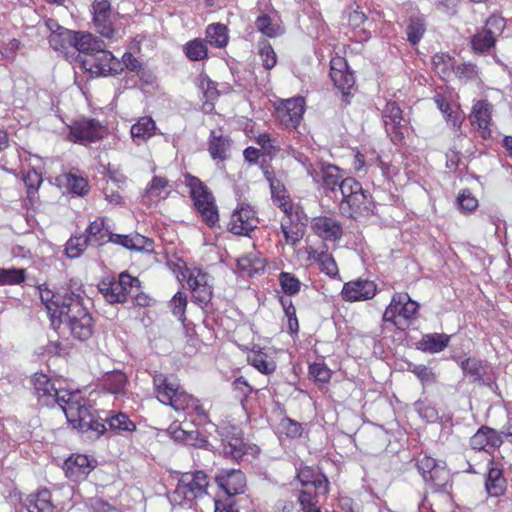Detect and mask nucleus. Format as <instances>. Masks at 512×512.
Listing matches in <instances>:
<instances>
[{
	"label": "nucleus",
	"mask_w": 512,
	"mask_h": 512,
	"mask_svg": "<svg viewBox=\"0 0 512 512\" xmlns=\"http://www.w3.org/2000/svg\"><path fill=\"white\" fill-rule=\"evenodd\" d=\"M26 271L19 268H0V286L18 285L25 281Z\"/></svg>",
	"instance_id": "c03bdc74"
},
{
	"label": "nucleus",
	"mask_w": 512,
	"mask_h": 512,
	"mask_svg": "<svg viewBox=\"0 0 512 512\" xmlns=\"http://www.w3.org/2000/svg\"><path fill=\"white\" fill-rule=\"evenodd\" d=\"M383 121L386 127V130H394L395 131V139L401 140L403 138L402 122L404 121L402 117V110L395 102H387L385 108L383 110Z\"/></svg>",
	"instance_id": "bb28decb"
},
{
	"label": "nucleus",
	"mask_w": 512,
	"mask_h": 512,
	"mask_svg": "<svg viewBox=\"0 0 512 512\" xmlns=\"http://www.w3.org/2000/svg\"><path fill=\"white\" fill-rule=\"evenodd\" d=\"M408 41L416 45L422 39L425 32V24L421 18H411L407 26Z\"/></svg>",
	"instance_id": "603ef678"
},
{
	"label": "nucleus",
	"mask_w": 512,
	"mask_h": 512,
	"mask_svg": "<svg viewBox=\"0 0 512 512\" xmlns=\"http://www.w3.org/2000/svg\"><path fill=\"white\" fill-rule=\"evenodd\" d=\"M435 71L441 78L446 79L454 72L455 63L453 58L445 53H437L432 58Z\"/></svg>",
	"instance_id": "a19ab883"
},
{
	"label": "nucleus",
	"mask_w": 512,
	"mask_h": 512,
	"mask_svg": "<svg viewBox=\"0 0 512 512\" xmlns=\"http://www.w3.org/2000/svg\"><path fill=\"white\" fill-rule=\"evenodd\" d=\"M171 191V187L167 179L155 176L152 178L145 189V197L154 203L166 199Z\"/></svg>",
	"instance_id": "f704fd0d"
},
{
	"label": "nucleus",
	"mask_w": 512,
	"mask_h": 512,
	"mask_svg": "<svg viewBox=\"0 0 512 512\" xmlns=\"http://www.w3.org/2000/svg\"><path fill=\"white\" fill-rule=\"evenodd\" d=\"M184 53L191 61H201L208 56V49L205 40L195 38L184 45Z\"/></svg>",
	"instance_id": "ea45409f"
},
{
	"label": "nucleus",
	"mask_w": 512,
	"mask_h": 512,
	"mask_svg": "<svg viewBox=\"0 0 512 512\" xmlns=\"http://www.w3.org/2000/svg\"><path fill=\"white\" fill-rule=\"evenodd\" d=\"M281 231L287 244L295 246L304 236V224L297 217H283L281 219Z\"/></svg>",
	"instance_id": "c756f323"
},
{
	"label": "nucleus",
	"mask_w": 512,
	"mask_h": 512,
	"mask_svg": "<svg viewBox=\"0 0 512 512\" xmlns=\"http://www.w3.org/2000/svg\"><path fill=\"white\" fill-rule=\"evenodd\" d=\"M39 294L54 329L67 326L71 334L79 340H87L93 332V320L84 304L81 293H54L44 285L39 286Z\"/></svg>",
	"instance_id": "f257e3e1"
},
{
	"label": "nucleus",
	"mask_w": 512,
	"mask_h": 512,
	"mask_svg": "<svg viewBox=\"0 0 512 512\" xmlns=\"http://www.w3.org/2000/svg\"><path fill=\"white\" fill-rule=\"evenodd\" d=\"M502 436L489 427H481L470 439V446L474 450L489 451L502 444Z\"/></svg>",
	"instance_id": "b1692460"
},
{
	"label": "nucleus",
	"mask_w": 512,
	"mask_h": 512,
	"mask_svg": "<svg viewBox=\"0 0 512 512\" xmlns=\"http://www.w3.org/2000/svg\"><path fill=\"white\" fill-rule=\"evenodd\" d=\"M313 232L324 240L336 241L342 236V227L331 217L319 216L311 222Z\"/></svg>",
	"instance_id": "5701e85b"
},
{
	"label": "nucleus",
	"mask_w": 512,
	"mask_h": 512,
	"mask_svg": "<svg viewBox=\"0 0 512 512\" xmlns=\"http://www.w3.org/2000/svg\"><path fill=\"white\" fill-rule=\"evenodd\" d=\"M140 286V281L126 272L119 274L118 279H103L99 285V292L110 304L124 303L134 288Z\"/></svg>",
	"instance_id": "1a4fd4ad"
},
{
	"label": "nucleus",
	"mask_w": 512,
	"mask_h": 512,
	"mask_svg": "<svg viewBox=\"0 0 512 512\" xmlns=\"http://www.w3.org/2000/svg\"><path fill=\"white\" fill-rule=\"evenodd\" d=\"M82 68L90 72L92 76H109L118 74L122 68L120 62L104 47L92 55L85 56L81 60Z\"/></svg>",
	"instance_id": "9d476101"
},
{
	"label": "nucleus",
	"mask_w": 512,
	"mask_h": 512,
	"mask_svg": "<svg viewBox=\"0 0 512 512\" xmlns=\"http://www.w3.org/2000/svg\"><path fill=\"white\" fill-rule=\"evenodd\" d=\"M255 24L257 30L268 37H276L283 32L281 26L273 23L271 18L267 15L259 16Z\"/></svg>",
	"instance_id": "09e8293b"
},
{
	"label": "nucleus",
	"mask_w": 512,
	"mask_h": 512,
	"mask_svg": "<svg viewBox=\"0 0 512 512\" xmlns=\"http://www.w3.org/2000/svg\"><path fill=\"white\" fill-rule=\"evenodd\" d=\"M208 486V476L203 471L183 473L176 488L169 494V500L172 505L192 504L208 494Z\"/></svg>",
	"instance_id": "20e7f679"
},
{
	"label": "nucleus",
	"mask_w": 512,
	"mask_h": 512,
	"mask_svg": "<svg viewBox=\"0 0 512 512\" xmlns=\"http://www.w3.org/2000/svg\"><path fill=\"white\" fill-rule=\"evenodd\" d=\"M309 374L316 381L326 383L331 378V371L324 363H314L309 366Z\"/></svg>",
	"instance_id": "69168bd1"
},
{
	"label": "nucleus",
	"mask_w": 512,
	"mask_h": 512,
	"mask_svg": "<svg viewBox=\"0 0 512 512\" xmlns=\"http://www.w3.org/2000/svg\"><path fill=\"white\" fill-rule=\"evenodd\" d=\"M322 180L323 185L332 191H334L337 186L340 188L341 181L338 167L328 166L324 169L322 172Z\"/></svg>",
	"instance_id": "4d7b16f0"
},
{
	"label": "nucleus",
	"mask_w": 512,
	"mask_h": 512,
	"mask_svg": "<svg viewBox=\"0 0 512 512\" xmlns=\"http://www.w3.org/2000/svg\"><path fill=\"white\" fill-rule=\"evenodd\" d=\"M206 39L217 48L225 47L228 43L227 27L220 23L208 25L206 28Z\"/></svg>",
	"instance_id": "58836bf2"
},
{
	"label": "nucleus",
	"mask_w": 512,
	"mask_h": 512,
	"mask_svg": "<svg viewBox=\"0 0 512 512\" xmlns=\"http://www.w3.org/2000/svg\"><path fill=\"white\" fill-rule=\"evenodd\" d=\"M216 482L228 496L243 493L246 487L245 475L236 469L222 470L216 476Z\"/></svg>",
	"instance_id": "aec40b11"
},
{
	"label": "nucleus",
	"mask_w": 512,
	"mask_h": 512,
	"mask_svg": "<svg viewBox=\"0 0 512 512\" xmlns=\"http://www.w3.org/2000/svg\"><path fill=\"white\" fill-rule=\"evenodd\" d=\"M455 76L463 83L475 82L479 80V71L476 65L472 63H461L455 66Z\"/></svg>",
	"instance_id": "a18cd8bd"
},
{
	"label": "nucleus",
	"mask_w": 512,
	"mask_h": 512,
	"mask_svg": "<svg viewBox=\"0 0 512 512\" xmlns=\"http://www.w3.org/2000/svg\"><path fill=\"white\" fill-rule=\"evenodd\" d=\"M271 191L274 204L283 211L284 217H297V213L293 212V206L290 199L285 195L276 194L273 183L271 184Z\"/></svg>",
	"instance_id": "052dcab7"
},
{
	"label": "nucleus",
	"mask_w": 512,
	"mask_h": 512,
	"mask_svg": "<svg viewBox=\"0 0 512 512\" xmlns=\"http://www.w3.org/2000/svg\"><path fill=\"white\" fill-rule=\"evenodd\" d=\"M259 55L261 57L263 66L267 70L272 69L276 65V62H277L276 54H275L272 46L268 42L263 41L259 44Z\"/></svg>",
	"instance_id": "5fc2aeb1"
},
{
	"label": "nucleus",
	"mask_w": 512,
	"mask_h": 512,
	"mask_svg": "<svg viewBox=\"0 0 512 512\" xmlns=\"http://www.w3.org/2000/svg\"><path fill=\"white\" fill-rule=\"evenodd\" d=\"M103 47V42L95 36H93L91 33L75 31V40H73V48H75L79 52L86 54V56H89L94 54L95 52H98Z\"/></svg>",
	"instance_id": "2f4dec72"
},
{
	"label": "nucleus",
	"mask_w": 512,
	"mask_h": 512,
	"mask_svg": "<svg viewBox=\"0 0 512 512\" xmlns=\"http://www.w3.org/2000/svg\"><path fill=\"white\" fill-rule=\"evenodd\" d=\"M281 304L285 313V316L288 319V327L289 330L293 332H297L299 325L296 317V309L292 303V300L289 298H281Z\"/></svg>",
	"instance_id": "bf43d9fd"
},
{
	"label": "nucleus",
	"mask_w": 512,
	"mask_h": 512,
	"mask_svg": "<svg viewBox=\"0 0 512 512\" xmlns=\"http://www.w3.org/2000/svg\"><path fill=\"white\" fill-rule=\"evenodd\" d=\"M186 277L194 301L201 306L207 305L213 294L211 277L200 269L189 270Z\"/></svg>",
	"instance_id": "2eb2a0df"
},
{
	"label": "nucleus",
	"mask_w": 512,
	"mask_h": 512,
	"mask_svg": "<svg viewBox=\"0 0 512 512\" xmlns=\"http://www.w3.org/2000/svg\"><path fill=\"white\" fill-rule=\"evenodd\" d=\"M416 467L431 490L446 491L450 486V472L444 461L423 455L417 459Z\"/></svg>",
	"instance_id": "6e6552de"
},
{
	"label": "nucleus",
	"mask_w": 512,
	"mask_h": 512,
	"mask_svg": "<svg viewBox=\"0 0 512 512\" xmlns=\"http://www.w3.org/2000/svg\"><path fill=\"white\" fill-rule=\"evenodd\" d=\"M57 26L49 36V44L55 50H65L73 47V40H75V31Z\"/></svg>",
	"instance_id": "c9c22d12"
},
{
	"label": "nucleus",
	"mask_w": 512,
	"mask_h": 512,
	"mask_svg": "<svg viewBox=\"0 0 512 512\" xmlns=\"http://www.w3.org/2000/svg\"><path fill=\"white\" fill-rule=\"evenodd\" d=\"M68 188L77 195H84L88 192V183L85 178L73 173L65 175Z\"/></svg>",
	"instance_id": "6e6d98bb"
},
{
	"label": "nucleus",
	"mask_w": 512,
	"mask_h": 512,
	"mask_svg": "<svg viewBox=\"0 0 512 512\" xmlns=\"http://www.w3.org/2000/svg\"><path fill=\"white\" fill-rule=\"evenodd\" d=\"M460 367L464 374L469 376L473 382L487 384L485 376L488 366L477 358H467L460 363Z\"/></svg>",
	"instance_id": "473e14b6"
},
{
	"label": "nucleus",
	"mask_w": 512,
	"mask_h": 512,
	"mask_svg": "<svg viewBox=\"0 0 512 512\" xmlns=\"http://www.w3.org/2000/svg\"><path fill=\"white\" fill-rule=\"evenodd\" d=\"M93 468V461L83 454L72 455L64 463L66 476L75 482L84 480Z\"/></svg>",
	"instance_id": "412c9836"
},
{
	"label": "nucleus",
	"mask_w": 512,
	"mask_h": 512,
	"mask_svg": "<svg viewBox=\"0 0 512 512\" xmlns=\"http://www.w3.org/2000/svg\"><path fill=\"white\" fill-rule=\"evenodd\" d=\"M156 125L151 117H142L131 126V137L136 144H141L155 134Z\"/></svg>",
	"instance_id": "72a5a7b5"
},
{
	"label": "nucleus",
	"mask_w": 512,
	"mask_h": 512,
	"mask_svg": "<svg viewBox=\"0 0 512 512\" xmlns=\"http://www.w3.org/2000/svg\"><path fill=\"white\" fill-rule=\"evenodd\" d=\"M279 281L282 290L288 295H294L300 290V281L290 273L282 272Z\"/></svg>",
	"instance_id": "13d9d810"
},
{
	"label": "nucleus",
	"mask_w": 512,
	"mask_h": 512,
	"mask_svg": "<svg viewBox=\"0 0 512 512\" xmlns=\"http://www.w3.org/2000/svg\"><path fill=\"white\" fill-rule=\"evenodd\" d=\"M435 103L440 111L447 116V121L454 127L459 128L461 126L462 120L459 116L453 115L451 112V108L448 102L441 96L435 97Z\"/></svg>",
	"instance_id": "e2e57ef3"
},
{
	"label": "nucleus",
	"mask_w": 512,
	"mask_h": 512,
	"mask_svg": "<svg viewBox=\"0 0 512 512\" xmlns=\"http://www.w3.org/2000/svg\"><path fill=\"white\" fill-rule=\"evenodd\" d=\"M313 258L318 262L322 272L330 277L339 275L338 266L336 261L327 251L314 252Z\"/></svg>",
	"instance_id": "37998d69"
},
{
	"label": "nucleus",
	"mask_w": 512,
	"mask_h": 512,
	"mask_svg": "<svg viewBox=\"0 0 512 512\" xmlns=\"http://www.w3.org/2000/svg\"><path fill=\"white\" fill-rule=\"evenodd\" d=\"M376 285L373 281L357 279L344 284L341 295L349 302L365 301L375 296Z\"/></svg>",
	"instance_id": "a211bd4d"
},
{
	"label": "nucleus",
	"mask_w": 512,
	"mask_h": 512,
	"mask_svg": "<svg viewBox=\"0 0 512 512\" xmlns=\"http://www.w3.org/2000/svg\"><path fill=\"white\" fill-rule=\"evenodd\" d=\"M93 23L98 33L103 37H113L115 30L113 27L111 6L108 0H95L92 4Z\"/></svg>",
	"instance_id": "f3484780"
},
{
	"label": "nucleus",
	"mask_w": 512,
	"mask_h": 512,
	"mask_svg": "<svg viewBox=\"0 0 512 512\" xmlns=\"http://www.w3.org/2000/svg\"><path fill=\"white\" fill-rule=\"evenodd\" d=\"M340 193L342 199L339 210L342 215L357 219L373 214L375 204L371 195L354 178L341 180Z\"/></svg>",
	"instance_id": "7ed1b4c3"
},
{
	"label": "nucleus",
	"mask_w": 512,
	"mask_h": 512,
	"mask_svg": "<svg viewBox=\"0 0 512 512\" xmlns=\"http://www.w3.org/2000/svg\"><path fill=\"white\" fill-rule=\"evenodd\" d=\"M34 393L41 405L50 406L57 403L65 413V406L72 404V396L80 394L79 391H69L56 388L47 375L37 373L33 377Z\"/></svg>",
	"instance_id": "0eeeda50"
},
{
	"label": "nucleus",
	"mask_w": 512,
	"mask_h": 512,
	"mask_svg": "<svg viewBox=\"0 0 512 512\" xmlns=\"http://www.w3.org/2000/svg\"><path fill=\"white\" fill-rule=\"evenodd\" d=\"M259 219L255 209L245 203L239 204L232 212L228 223V231L238 236H248L257 228Z\"/></svg>",
	"instance_id": "f8f14e48"
},
{
	"label": "nucleus",
	"mask_w": 512,
	"mask_h": 512,
	"mask_svg": "<svg viewBox=\"0 0 512 512\" xmlns=\"http://www.w3.org/2000/svg\"><path fill=\"white\" fill-rule=\"evenodd\" d=\"M85 236L90 245L102 246L108 242H112L113 235L110 226L107 224L106 218H97L90 223L86 229Z\"/></svg>",
	"instance_id": "393cba45"
},
{
	"label": "nucleus",
	"mask_w": 512,
	"mask_h": 512,
	"mask_svg": "<svg viewBox=\"0 0 512 512\" xmlns=\"http://www.w3.org/2000/svg\"><path fill=\"white\" fill-rule=\"evenodd\" d=\"M304 99L301 97L282 101L276 107L277 118L287 128H296L304 113Z\"/></svg>",
	"instance_id": "dca6fc26"
},
{
	"label": "nucleus",
	"mask_w": 512,
	"mask_h": 512,
	"mask_svg": "<svg viewBox=\"0 0 512 512\" xmlns=\"http://www.w3.org/2000/svg\"><path fill=\"white\" fill-rule=\"evenodd\" d=\"M505 28V21L502 17L499 16H490L486 24L483 28L484 31L488 32L489 34L493 35L495 38L500 35Z\"/></svg>",
	"instance_id": "338daca9"
},
{
	"label": "nucleus",
	"mask_w": 512,
	"mask_h": 512,
	"mask_svg": "<svg viewBox=\"0 0 512 512\" xmlns=\"http://www.w3.org/2000/svg\"><path fill=\"white\" fill-rule=\"evenodd\" d=\"M173 434L177 440H181L187 445L210 449L209 441L197 431L186 432L185 430L177 429L173 431Z\"/></svg>",
	"instance_id": "79ce46f5"
},
{
	"label": "nucleus",
	"mask_w": 512,
	"mask_h": 512,
	"mask_svg": "<svg viewBox=\"0 0 512 512\" xmlns=\"http://www.w3.org/2000/svg\"><path fill=\"white\" fill-rule=\"evenodd\" d=\"M171 306H172V313L178 317L180 321L185 320V311L187 306V297L182 292H177L172 300H171Z\"/></svg>",
	"instance_id": "680f3d73"
},
{
	"label": "nucleus",
	"mask_w": 512,
	"mask_h": 512,
	"mask_svg": "<svg viewBox=\"0 0 512 512\" xmlns=\"http://www.w3.org/2000/svg\"><path fill=\"white\" fill-rule=\"evenodd\" d=\"M418 309L419 304L413 301L407 293H395L384 311L383 321L398 326V317L404 320H411L416 315Z\"/></svg>",
	"instance_id": "9b49d317"
},
{
	"label": "nucleus",
	"mask_w": 512,
	"mask_h": 512,
	"mask_svg": "<svg viewBox=\"0 0 512 512\" xmlns=\"http://www.w3.org/2000/svg\"><path fill=\"white\" fill-rule=\"evenodd\" d=\"M88 244L89 241L85 236H73L66 243V255L71 259L78 258L84 252Z\"/></svg>",
	"instance_id": "de8ad7c7"
},
{
	"label": "nucleus",
	"mask_w": 512,
	"mask_h": 512,
	"mask_svg": "<svg viewBox=\"0 0 512 512\" xmlns=\"http://www.w3.org/2000/svg\"><path fill=\"white\" fill-rule=\"evenodd\" d=\"M184 184L203 221L210 227L215 226L219 221V213L210 189L198 177L188 173L184 175Z\"/></svg>",
	"instance_id": "39448f33"
},
{
	"label": "nucleus",
	"mask_w": 512,
	"mask_h": 512,
	"mask_svg": "<svg viewBox=\"0 0 512 512\" xmlns=\"http://www.w3.org/2000/svg\"><path fill=\"white\" fill-rule=\"evenodd\" d=\"M217 432L221 437L222 451L225 457L237 460L245 454L246 445L240 428L230 424H223Z\"/></svg>",
	"instance_id": "ddd939ff"
},
{
	"label": "nucleus",
	"mask_w": 512,
	"mask_h": 512,
	"mask_svg": "<svg viewBox=\"0 0 512 512\" xmlns=\"http://www.w3.org/2000/svg\"><path fill=\"white\" fill-rule=\"evenodd\" d=\"M154 390L157 399L170 405L176 411H194L200 416H205L204 408L199 401L184 391L175 377L159 373L153 377Z\"/></svg>",
	"instance_id": "f03ea898"
},
{
	"label": "nucleus",
	"mask_w": 512,
	"mask_h": 512,
	"mask_svg": "<svg viewBox=\"0 0 512 512\" xmlns=\"http://www.w3.org/2000/svg\"><path fill=\"white\" fill-rule=\"evenodd\" d=\"M127 379L125 374L116 372L107 377L104 380V386L107 391L112 394H120L124 391Z\"/></svg>",
	"instance_id": "3c124183"
},
{
	"label": "nucleus",
	"mask_w": 512,
	"mask_h": 512,
	"mask_svg": "<svg viewBox=\"0 0 512 512\" xmlns=\"http://www.w3.org/2000/svg\"><path fill=\"white\" fill-rule=\"evenodd\" d=\"M411 371L419 378L423 385L434 383L435 373L425 365H414Z\"/></svg>",
	"instance_id": "774afa93"
},
{
	"label": "nucleus",
	"mask_w": 512,
	"mask_h": 512,
	"mask_svg": "<svg viewBox=\"0 0 512 512\" xmlns=\"http://www.w3.org/2000/svg\"><path fill=\"white\" fill-rule=\"evenodd\" d=\"M112 243L119 244L130 250H142L151 245L150 239L140 234L134 235H113Z\"/></svg>",
	"instance_id": "4c0bfd02"
},
{
	"label": "nucleus",
	"mask_w": 512,
	"mask_h": 512,
	"mask_svg": "<svg viewBox=\"0 0 512 512\" xmlns=\"http://www.w3.org/2000/svg\"><path fill=\"white\" fill-rule=\"evenodd\" d=\"M231 139L221 131L212 130L208 138V152L213 160L224 161L229 157Z\"/></svg>",
	"instance_id": "a878e982"
},
{
	"label": "nucleus",
	"mask_w": 512,
	"mask_h": 512,
	"mask_svg": "<svg viewBox=\"0 0 512 512\" xmlns=\"http://www.w3.org/2000/svg\"><path fill=\"white\" fill-rule=\"evenodd\" d=\"M279 428L281 433L291 438L300 436L303 431L302 425L290 418L282 419L279 424Z\"/></svg>",
	"instance_id": "0e129e2a"
},
{
	"label": "nucleus",
	"mask_w": 512,
	"mask_h": 512,
	"mask_svg": "<svg viewBox=\"0 0 512 512\" xmlns=\"http://www.w3.org/2000/svg\"><path fill=\"white\" fill-rule=\"evenodd\" d=\"M330 77L334 85L343 93H346L355 83L354 75L342 57H335L331 60Z\"/></svg>",
	"instance_id": "6ab92c4d"
},
{
	"label": "nucleus",
	"mask_w": 512,
	"mask_h": 512,
	"mask_svg": "<svg viewBox=\"0 0 512 512\" xmlns=\"http://www.w3.org/2000/svg\"><path fill=\"white\" fill-rule=\"evenodd\" d=\"M506 486V479L503 476L502 470L494 466L493 462H490L485 481V488L488 495L491 497H499L504 494Z\"/></svg>",
	"instance_id": "c85d7f7f"
},
{
	"label": "nucleus",
	"mask_w": 512,
	"mask_h": 512,
	"mask_svg": "<svg viewBox=\"0 0 512 512\" xmlns=\"http://www.w3.org/2000/svg\"><path fill=\"white\" fill-rule=\"evenodd\" d=\"M24 505L28 512H53L54 505L51 501L50 491L46 488L27 496Z\"/></svg>",
	"instance_id": "7c9ffc66"
},
{
	"label": "nucleus",
	"mask_w": 512,
	"mask_h": 512,
	"mask_svg": "<svg viewBox=\"0 0 512 512\" xmlns=\"http://www.w3.org/2000/svg\"><path fill=\"white\" fill-rule=\"evenodd\" d=\"M69 140L86 144L100 140L104 135V128L94 119H81L69 127Z\"/></svg>",
	"instance_id": "4468645a"
},
{
	"label": "nucleus",
	"mask_w": 512,
	"mask_h": 512,
	"mask_svg": "<svg viewBox=\"0 0 512 512\" xmlns=\"http://www.w3.org/2000/svg\"><path fill=\"white\" fill-rule=\"evenodd\" d=\"M450 336L446 334H426L420 341L421 349L429 353L443 351L449 344Z\"/></svg>",
	"instance_id": "e433bc0d"
},
{
	"label": "nucleus",
	"mask_w": 512,
	"mask_h": 512,
	"mask_svg": "<svg viewBox=\"0 0 512 512\" xmlns=\"http://www.w3.org/2000/svg\"><path fill=\"white\" fill-rule=\"evenodd\" d=\"M492 118V105L487 100H479L474 103L470 114V120L481 131L483 138L491 135L489 126Z\"/></svg>",
	"instance_id": "4be33fe9"
},
{
	"label": "nucleus",
	"mask_w": 512,
	"mask_h": 512,
	"mask_svg": "<svg viewBox=\"0 0 512 512\" xmlns=\"http://www.w3.org/2000/svg\"><path fill=\"white\" fill-rule=\"evenodd\" d=\"M415 410L419 414L422 419H425L428 422H435L438 420V411L431 403L425 400H419L415 404Z\"/></svg>",
	"instance_id": "864d4df0"
},
{
	"label": "nucleus",
	"mask_w": 512,
	"mask_h": 512,
	"mask_svg": "<svg viewBox=\"0 0 512 512\" xmlns=\"http://www.w3.org/2000/svg\"><path fill=\"white\" fill-rule=\"evenodd\" d=\"M496 38L483 29L472 38V47L475 51L486 52L495 45Z\"/></svg>",
	"instance_id": "8fccbe9b"
},
{
	"label": "nucleus",
	"mask_w": 512,
	"mask_h": 512,
	"mask_svg": "<svg viewBox=\"0 0 512 512\" xmlns=\"http://www.w3.org/2000/svg\"><path fill=\"white\" fill-rule=\"evenodd\" d=\"M71 399L72 404L65 406V416L69 424L82 432L92 431L96 436L103 434L106 430L105 423L95 418L81 393L72 396Z\"/></svg>",
	"instance_id": "423d86ee"
},
{
	"label": "nucleus",
	"mask_w": 512,
	"mask_h": 512,
	"mask_svg": "<svg viewBox=\"0 0 512 512\" xmlns=\"http://www.w3.org/2000/svg\"><path fill=\"white\" fill-rule=\"evenodd\" d=\"M106 423L108 424L111 430L117 432H131L134 431L136 428L135 424L124 413H118L116 415L106 418Z\"/></svg>",
	"instance_id": "49530a36"
},
{
	"label": "nucleus",
	"mask_w": 512,
	"mask_h": 512,
	"mask_svg": "<svg viewBox=\"0 0 512 512\" xmlns=\"http://www.w3.org/2000/svg\"><path fill=\"white\" fill-rule=\"evenodd\" d=\"M297 478L304 487H313L317 492L326 494L328 492V479L322 473L315 471L309 467L299 470Z\"/></svg>",
	"instance_id": "cd10ccee"
}]
</instances>
